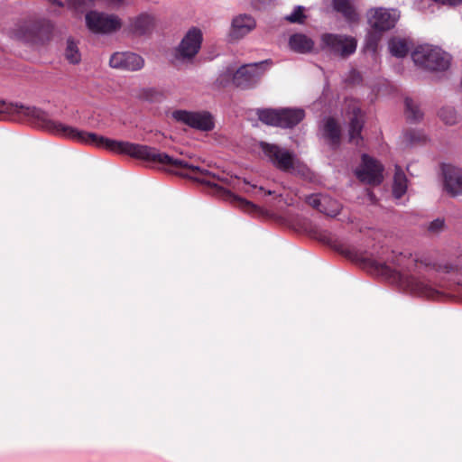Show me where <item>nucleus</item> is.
Returning a JSON list of instances; mask_svg holds the SVG:
<instances>
[{"label": "nucleus", "mask_w": 462, "mask_h": 462, "mask_svg": "<svg viewBox=\"0 0 462 462\" xmlns=\"http://www.w3.org/2000/svg\"><path fill=\"white\" fill-rule=\"evenodd\" d=\"M365 267L376 275L382 276L408 293L434 297L439 289L446 288L442 281L445 275L457 284L462 276L461 261H445L431 264L419 260L409 253L392 252L386 260L374 257L365 259Z\"/></svg>", "instance_id": "f257e3e1"}, {"label": "nucleus", "mask_w": 462, "mask_h": 462, "mask_svg": "<svg viewBox=\"0 0 462 462\" xmlns=\"http://www.w3.org/2000/svg\"><path fill=\"white\" fill-rule=\"evenodd\" d=\"M0 120H30L53 134L74 141L107 149V138L51 119L44 111L35 106H25L0 99Z\"/></svg>", "instance_id": "f03ea898"}, {"label": "nucleus", "mask_w": 462, "mask_h": 462, "mask_svg": "<svg viewBox=\"0 0 462 462\" xmlns=\"http://www.w3.org/2000/svg\"><path fill=\"white\" fill-rule=\"evenodd\" d=\"M52 24L45 19H30L16 23L9 32L10 37L32 45L49 40Z\"/></svg>", "instance_id": "7ed1b4c3"}, {"label": "nucleus", "mask_w": 462, "mask_h": 462, "mask_svg": "<svg viewBox=\"0 0 462 462\" xmlns=\"http://www.w3.org/2000/svg\"><path fill=\"white\" fill-rule=\"evenodd\" d=\"M260 147L264 156L280 171L293 174L304 172L305 167L288 150L263 142L260 143Z\"/></svg>", "instance_id": "20e7f679"}, {"label": "nucleus", "mask_w": 462, "mask_h": 462, "mask_svg": "<svg viewBox=\"0 0 462 462\" xmlns=\"http://www.w3.org/2000/svg\"><path fill=\"white\" fill-rule=\"evenodd\" d=\"M411 58L416 65L429 70H445L450 62L448 53L429 44L418 46L412 51Z\"/></svg>", "instance_id": "39448f33"}, {"label": "nucleus", "mask_w": 462, "mask_h": 462, "mask_svg": "<svg viewBox=\"0 0 462 462\" xmlns=\"http://www.w3.org/2000/svg\"><path fill=\"white\" fill-rule=\"evenodd\" d=\"M259 119L269 125L283 128L293 127L305 116L300 108L263 109L258 111Z\"/></svg>", "instance_id": "423d86ee"}, {"label": "nucleus", "mask_w": 462, "mask_h": 462, "mask_svg": "<svg viewBox=\"0 0 462 462\" xmlns=\"http://www.w3.org/2000/svg\"><path fill=\"white\" fill-rule=\"evenodd\" d=\"M88 29L98 34H110L122 27L121 18L114 14L90 11L85 15Z\"/></svg>", "instance_id": "0eeeda50"}, {"label": "nucleus", "mask_w": 462, "mask_h": 462, "mask_svg": "<svg viewBox=\"0 0 462 462\" xmlns=\"http://www.w3.org/2000/svg\"><path fill=\"white\" fill-rule=\"evenodd\" d=\"M320 46L333 55L346 58L356 51L357 42L354 37L345 34L324 33L321 35Z\"/></svg>", "instance_id": "6e6552de"}, {"label": "nucleus", "mask_w": 462, "mask_h": 462, "mask_svg": "<svg viewBox=\"0 0 462 462\" xmlns=\"http://www.w3.org/2000/svg\"><path fill=\"white\" fill-rule=\"evenodd\" d=\"M171 117L178 123L203 132L211 131L215 127L214 117L208 111L179 109L171 113Z\"/></svg>", "instance_id": "1a4fd4ad"}, {"label": "nucleus", "mask_w": 462, "mask_h": 462, "mask_svg": "<svg viewBox=\"0 0 462 462\" xmlns=\"http://www.w3.org/2000/svg\"><path fill=\"white\" fill-rule=\"evenodd\" d=\"M399 19L400 12L394 8H372L367 13L369 25L380 32L393 29Z\"/></svg>", "instance_id": "9d476101"}, {"label": "nucleus", "mask_w": 462, "mask_h": 462, "mask_svg": "<svg viewBox=\"0 0 462 462\" xmlns=\"http://www.w3.org/2000/svg\"><path fill=\"white\" fill-rule=\"evenodd\" d=\"M203 36L200 29L190 28L175 50V57L181 60L193 59L200 50Z\"/></svg>", "instance_id": "9b49d317"}, {"label": "nucleus", "mask_w": 462, "mask_h": 462, "mask_svg": "<svg viewBox=\"0 0 462 462\" xmlns=\"http://www.w3.org/2000/svg\"><path fill=\"white\" fill-rule=\"evenodd\" d=\"M268 66V60L259 63H251L241 66L236 69L235 86L242 88H253L256 85Z\"/></svg>", "instance_id": "f8f14e48"}, {"label": "nucleus", "mask_w": 462, "mask_h": 462, "mask_svg": "<svg viewBox=\"0 0 462 462\" xmlns=\"http://www.w3.org/2000/svg\"><path fill=\"white\" fill-rule=\"evenodd\" d=\"M383 165L367 154L362 155V162L356 171V175L362 182L378 185L383 181Z\"/></svg>", "instance_id": "ddd939ff"}, {"label": "nucleus", "mask_w": 462, "mask_h": 462, "mask_svg": "<svg viewBox=\"0 0 462 462\" xmlns=\"http://www.w3.org/2000/svg\"><path fill=\"white\" fill-rule=\"evenodd\" d=\"M256 27L255 19L247 14H240L234 16L228 32L230 41H239L248 35Z\"/></svg>", "instance_id": "4468645a"}, {"label": "nucleus", "mask_w": 462, "mask_h": 462, "mask_svg": "<svg viewBox=\"0 0 462 462\" xmlns=\"http://www.w3.org/2000/svg\"><path fill=\"white\" fill-rule=\"evenodd\" d=\"M109 65L113 69L136 71L144 66V60L134 52L117 51L111 55Z\"/></svg>", "instance_id": "2eb2a0df"}, {"label": "nucleus", "mask_w": 462, "mask_h": 462, "mask_svg": "<svg viewBox=\"0 0 462 462\" xmlns=\"http://www.w3.org/2000/svg\"><path fill=\"white\" fill-rule=\"evenodd\" d=\"M306 202L328 217H336L341 209V204L338 201L324 194H311L306 197Z\"/></svg>", "instance_id": "dca6fc26"}, {"label": "nucleus", "mask_w": 462, "mask_h": 462, "mask_svg": "<svg viewBox=\"0 0 462 462\" xmlns=\"http://www.w3.org/2000/svg\"><path fill=\"white\" fill-rule=\"evenodd\" d=\"M444 188L452 196L462 194V170L450 164L442 166Z\"/></svg>", "instance_id": "f3484780"}, {"label": "nucleus", "mask_w": 462, "mask_h": 462, "mask_svg": "<svg viewBox=\"0 0 462 462\" xmlns=\"http://www.w3.org/2000/svg\"><path fill=\"white\" fill-rule=\"evenodd\" d=\"M347 115L350 120L348 129L349 142L358 145L359 142L362 140L361 131L364 125V119L362 112L356 102L349 105Z\"/></svg>", "instance_id": "a211bd4d"}, {"label": "nucleus", "mask_w": 462, "mask_h": 462, "mask_svg": "<svg viewBox=\"0 0 462 462\" xmlns=\"http://www.w3.org/2000/svg\"><path fill=\"white\" fill-rule=\"evenodd\" d=\"M155 26V17L150 13H142L129 20V30L135 35L150 33Z\"/></svg>", "instance_id": "6ab92c4d"}, {"label": "nucleus", "mask_w": 462, "mask_h": 462, "mask_svg": "<svg viewBox=\"0 0 462 462\" xmlns=\"http://www.w3.org/2000/svg\"><path fill=\"white\" fill-rule=\"evenodd\" d=\"M289 46L295 52L307 53L312 51L314 42L305 34L295 33L290 37Z\"/></svg>", "instance_id": "aec40b11"}, {"label": "nucleus", "mask_w": 462, "mask_h": 462, "mask_svg": "<svg viewBox=\"0 0 462 462\" xmlns=\"http://www.w3.org/2000/svg\"><path fill=\"white\" fill-rule=\"evenodd\" d=\"M323 135L332 145H337L340 139V128L333 118H327L324 121Z\"/></svg>", "instance_id": "412c9836"}, {"label": "nucleus", "mask_w": 462, "mask_h": 462, "mask_svg": "<svg viewBox=\"0 0 462 462\" xmlns=\"http://www.w3.org/2000/svg\"><path fill=\"white\" fill-rule=\"evenodd\" d=\"M407 190V178L400 167H396L394 178H393V194L395 199L402 198Z\"/></svg>", "instance_id": "4be33fe9"}, {"label": "nucleus", "mask_w": 462, "mask_h": 462, "mask_svg": "<svg viewBox=\"0 0 462 462\" xmlns=\"http://www.w3.org/2000/svg\"><path fill=\"white\" fill-rule=\"evenodd\" d=\"M388 48L393 56L402 58L406 56L410 50L407 40L401 38H393L388 42Z\"/></svg>", "instance_id": "5701e85b"}, {"label": "nucleus", "mask_w": 462, "mask_h": 462, "mask_svg": "<svg viewBox=\"0 0 462 462\" xmlns=\"http://www.w3.org/2000/svg\"><path fill=\"white\" fill-rule=\"evenodd\" d=\"M334 9L341 13L348 21H356L357 14L349 0H334Z\"/></svg>", "instance_id": "b1692460"}, {"label": "nucleus", "mask_w": 462, "mask_h": 462, "mask_svg": "<svg viewBox=\"0 0 462 462\" xmlns=\"http://www.w3.org/2000/svg\"><path fill=\"white\" fill-rule=\"evenodd\" d=\"M236 69V67L234 65H228L226 68H224L220 71V73L216 80V83L219 87H227L231 84L235 85Z\"/></svg>", "instance_id": "393cba45"}, {"label": "nucleus", "mask_w": 462, "mask_h": 462, "mask_svg": "<svg viewBox=\"0 0 462 462\" xmlns=\"http://www.w3.org/2000/svg\"><path fill=\"white\" fill-rule=\"evenodd\" d=\"M65 58L71 64H78L81 60V54L78 43L72 39L67 40Z\"/></svg>", "instance_id": "a878e982"}, {"label": "nucleus", "mask_w": 462, "mask_h": 462, "mask_svg": "<svg viewBox=\"0 0 462 462\" xmlns=\"http://www.w3.org/2000/svg\"><path fill=\"white\" fill-rule=\"evenodd\" d=\"M405 115L408 120L416 122L422 117V113L418 105L411 98L405 99Z\"/></svg>", "instance_id": "bb28decb"}, {"label": "nucleus", "mask_w": 462, "mask_h": 462, "mask_svg": "<svg viewBox=\"0 0 462 462\" xmlns=\"http://www.w3.org/2000/svg\"><path fill=\"white\" fill-rule=\"evenodd\" d=\"M440 119L447 125H454L457 121L455 109L451 106H445L439 111Z\"/></svg>", "instance_id": "cd10ccee"}, {"label": "nucleus", "mask_w": 462, "mask_h": 462, "mask_svg": "<svg viewBox=\"0 0 462 462\" xmlns=\"http://www.w3.org/2000/svg\"><path fill=\"white\" fill-rule=\"evenodd\" d=\"M91 3L92 0H68L67 7L75 13H82Z\"/></svg>", "instance_id": "c85d7f7f"}, {"label": "nucleus", "mask_w": 462, "mask_h": 462, "mask_svg": "<svg viewBox=\"0 0 462 462\" xmlns=\"http://www.w3.org/2000/svg\"><path fill=\"white\" fill-rule=\"evenodd\" d=\"M304 7L298 5L294 8L292 13L285 17V19L292 23H303L306 18L304 14Z\"/></svg>", "instance_id": "c756f323"}, {"label": "nucleus", "mask_w": 462, "mask_h": 462, "mask_svg": "<svg viewBox=\"0 0 462 462\" xmlns=\"http://www.w3.org/2000/svg\"><path fill=\"white\" fill-rule=\"evenodd\" d=\"M381 35L382 32L375 30L374 32H368L365 38V48L372 51H375L378 42L381 39Z\"/></svg>", "instance_id": "7c9ffc66"}, {"label": "nucleus", "mask_w": 462, "mask_h": 462, "mask_svg": "<svg viewBox=\"0 0 462 462\" xmlns=\"http://www.w3.org/2000/svg\"><path fill=\"white\" fill-rule=\"evenodd\" d=\"M445 228V221L443 218H437L431 221L429 225L428 230L432 234H439Z\"/></svg>", "instance_id": "2f4dec72"}, {"label": "nucleus", "mask_w": 462, "mask_h": 462, "mask_svg": "<svg viewBox=\"0 0 462 462\" xmlns=\"http://www.w3.org/2000/svg\"><path fill=\"white\" fill-rule=\"evenodd\" d=\"M234 200L237 203L238 207H240L241 208L247 212H254L257 209L255 205L242 198L235 197Z\"/></svg>", "instance_id": "473e14b6"}, {"label": "nucleus", "mask_w": 462, "mask_h": 462, "mask_svg": "<svg viewBox=\"0 0 462 462\" xmlns=\"http://www.w3.org/2000/svg\"><path fill=\"white\" fill-rule=\"evenodd\" d=\"M107 5L114 8H119L121 6L129 5L130 0H105Z\"/></svg>", "instance_id": "72a5a7b5"}, {"label": "nucleus", "mask_w": 462, "mask_h": 462, "mask_svg": "<svg viewBox=\"0 0 462 462\" xmlns=\"http://www.w3.org/2000/svg\"><path fill=\"white\" fill-rule=\"evenodd\" d=\"M406 136L411 142H420L423 139L420 134L418 136H415V133H412V132L407 133Z\"/></svg>", "instance_id": "f704fd0d"}, {"label": "nucleus", "mask_w": 462, "mask_h": 462, "mask_svg": "<svg viewBox=\"0 0 462 462\" xmlns=\"http://www.w3.org/2000/svg\"><path fill=\"white\" fill-rule=\"evenodd\" d=\"M50 3H51L52 5H56L57 6L59 7H62L64 5L62 2L59 1V0H49Z\"/></svg>", "instance_id": "c9c22d12"}, {"label": "nucleus", "mask_w": 462, "mask_h": 462, "mask_svg": "<svg viewBox=\"0 0 462 462\" xmlns=\"http://www.w3.org/2000/svg\"><path fill=\"white\" fill-rule=\"evenodd\" d=\"M267 194H268V195H271V194H273V192H272L271 190H268V191H267Z\"/></svg>", "instance_id": "e433bc0d"}]
</instances>
